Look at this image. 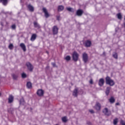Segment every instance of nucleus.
<instances>
[{
    "instance_id": "obj_1",
    "label": "nucleus",
    "mask_w": 125,
    "mask_h": 125,
    "mask_svg": "<svg viewBox=\"0 0 125 125\" xmlns=\"http://www.w3.org/2000/svg\"><path fill=\"white\" fill-rule=\"evenodd\" d=\"M105 82L106 84H109L110 86H113L115 85V82L114 80L111 79V78L109 76H107L105 78Z\"/></svg>"
},
{
    "instance_id": "obj_2",
    "label": "nucleus",
    "mask_w": 125,
    "mask_h": 125,
    "mask_svg": "<svg viewBox=\"0 0 125 125\" xmlns=\"http://www.w3.org/2000/svg\"><path fill=\"white\" fill-rule=\"evenodd\" d=\"M72 57L74 61L77 62L79 59V54L77 52H74L72 55Z\"/></svg>"
},
{
    "instance_id": "obj_3",
    "label": "nucleus",
    "mask_w": 125,
    "mask_h": 125,
    "mask_svg": "<svg viewBox=\"0 0 125 125\" xmlns=\"http://www.w3.org/2000/svg\"><path fill=\"white\" fill-rule=\"evenodd\" d=\"M37 94L38 96L42 97V96H43V94H44V91L42 89H39L37 91Z\"/></svg>"
},
{
    "instance_id": "obj_4",
    "label": "nucleus",
    "mask_w": 125,
    "mask_h": 125,
    "mask_svg": "<svg viewBox=\"0 0 125 125\" xmlns=\"http://www.w3.org/2000/svg\"><path fill=\"white\" fill-rule=\"evenodd\" d=\"M83 59L84 63H86L87 61H88V56H87V54L84 53L83 55Z\"/></svg>"
},
{
    "instance_id": "obj_5",
    "label": "nucleus",
    "mask_w": 125,
    "mask_h": 125,
    "mask_svg": "<svg viewBox=\"0 0 125 125\" xmlns=\"http://www.w3.org/2000/svg\"><path fill=\"white\" fill-rule=\"evenodd\" d=\"M26 65L27 67V69H28V70L30 71V72H32V71H33V69H34L33 65H32V64H31V63H30L29 62H27L26 63Z\"/></svg>"
},
{
    "instance_id": "obj_6",
    "label": "nucleus",
    "mask_w": 125,
    "mask_h": 125,
    "mask_svg": "<svg viewBox=\"0 0 125 125\" xmlns=\"http://www.w3.org/2000/svg\"><path fill=\"white\" fill-rule=\"evenodd\" d=\"M42 11H43V12H44V13L45 17L46 18H48V17H49V16H50V15L48 13V12H47V10H46V8H43Z\"/></svg>"
},
{
    "instance_id": "obj_7",
    "label": "nucleus",
    "mask_w": 125,
    "mask_h": 125,
    "mask_svg": "<svg viewBox=\"0 0 125 125\" xmlns=\"http://www.w3.org/2000/svg\"><path fill=\"white\" fill-rule=\"evenodd\" d=\"M58 27L57 26H54L53 27V35H57L58 34Z\"/></svg>"
},
{
    "instance_id": "obj_8",
    "label": "nucleus",
    "mask_w": 125,
    "mask_h": 125,
    "mask_svg": "<svg viewBox=\"0 0 125 125\" xmlns=\"http://www.w3.org/2000/svg\"><path fill=\"white\" fill-rule=\"evenodd\" d=\"M14 100V97L12 95H10L8 99V103L9 104L12 103Z\"/></svg>"
},
{
    "instance_id": "obj_9",
    "label": "nucleus",
    "mask_w": 125,
    "mask_h": 125,
    "mask_svg": "<svg viewBox=\"0 0 125 125\" xmlns=\"http://www.w3.org/2000/svg\"><path fill=\"white\" fill-rule=\"evenodd\" d=\"M84 44L86 47H90L91 45V41L87 40L85 42Z\"/></svg>"
},
{
    "instance_id": "obj_10",
    "label": "nucleus",
    "mask_w": 125,
    "mask_h": 125,
    "mask_svg": "<svg viewBox=\"0 0 125 125\" xmlns=\"http://www.w3.org/2000/svg\"><path fill=\"white\" fill-rule=\"evenodd\" d=\"M104 83H105L104 79L103 78L100 79L99 81V85H100V86H103Z\"/></svg>"
},
{
    "instance_id": "obj_11",
    "label": "nucleus",
    "mask_w": 125,
    "mask_h": 125,
    "mask_svg": "<svg viewBox=\"0 0 125 125\" xmlns=\"http://www.w3.org/2000/svg\"><path fill=\"white\" fill-rule=\"evenodd\" d=\"M103 112L104 115H106V116H109L110 115V111L108 110V108H105L103 110Z\"/></svg>"
},
{
    "instance_id": "obj_12",
    "label": "nucleus",
    "mask_w": 125,
    "mask_h": 125,
    "mask_svg": "<svg viewBox=\"0 0 125 125\" xmlns=\"http://www.w3.org/2000/svg\"><path fill=\"white\" fill-rule=\"evenodd\" d=\"M83 13V11L81 9H79L77 11L76 15H77V16H82Z\"/></svg>"
},
{
    "instance_id": "obj_13",
    "label": "nucleus",
    "mask_w": 125,
    "mask_h": 125,
    "mask_svg": "<svg viewBox=\"0 0 125 125\" xmlns=\"http://www.w3.org/2000/svg\"><path fill=\"white\" fill-rule=\"evenodd\" d=\"M27 7H28L29 11H30L31 12H34L35 9L34 8V7L33 6H32V5H31V4L28 5Z\"/></svg>"
},
{
    "instance_id": "obj_14",
    "label": "nucleus",
    "mask_w": 125,
    "mask_h": 125,
    "mask_svg": "<svg viewBox=\"0 0 125 125\" xmlns=\"http://www.w3.org/2000/svg\"><path fill=\"white\" fill-rule=\"evenodd\" d=\"M95 109L97 111H99L100 109H101V105L99 104V103H97L95 105Z\"/></svg>"
},
{
    "instance_id": "obj_15",
    "label": "nucleus",
    "mask_w": 125,
    "mask_h": 125,
    "mask_svg": "<svg viewBox=\"0 0 125 125\" xmlns=\"http://www.w3.org/2000/svg\"><path fill=\"white\" fill-rule=\"evenodd\" d=\"M36 39H37V34H33L32 36L30 38V41L31 42H34V41H35V40H36Z\"/></svg>"
},
{
    "instance_id": "obj_16",
    "label": "nucleus",
    "mask_w": 125,
    "mask_h": 125,
    "mask_svg": "<svg viewBox=\"0 0 125 125\" xmlns=\"http://www.w3.org/2000/svg\"><path fill=\"white\" fill-rule=\"evenodd\" d=\"M20 46H21V47L22 48L23 51H26V45H25V44H24V43H21Z\"/></svg>"
},
{
    "instance_id": "obj_17",
    "label": "nucleus",
    "mask_w": 125,
    "mask_h": 125,
    "mask_svg": "<svg viewBox=\"0 0 125 125\" xmlns=\"http://www.w3.org/2000/svg\"><path fill=\"white\" fill-rule=\"evenodd\" d=\"M35 28H37V29H40L41 28V26L37 22L35 21L33 23Z\"/></svg>"
},
{
    "instance_id": "obj_18",
    "label": "nucleus",
    "mask_w": 125,
    "mask_h": 125,
    "mask_svg": "<svg viewBox=\"0 0 125 125\" xmlns=\"http://www.w3.org/2000/svg\"><path fill=\"white\" fill-rule=\"evenodd\" d=\"M110 90H111V87H107L105 90V94L107 96L109 95V94L110 93Z\"/></svg>"
},
{
    "instance_id": "obj_19",
    "label": "nucleus",
    "mask_w": 125,
    "mask_h": 125,
    "mask_svg": "<svg viewBox=\"0 0 125 125\" xmlns=\"http://www.w3.org/2000/svg\"><path fill=\"white\" fill-rule=\"evenodd\" d=\"M115 100H115V98L113 97H111L109 99V101L111 104H113V103H115Z\"/></svg>"
},
{
    "instance_id": "obj_20",
    "label": "nucleus",
    "mask_w": 125,
    "mask_h": 125,
    "mask_svg": "<svg viewBox=\"0 0 125 125\" xmlns=\"http://www.w3.org/2000/svg\"><path fill=\"white\" fill-rule=\"evenodd\" d=\"M73 95L74 96H75V97H77V96H78V89H75L73 93Z\"/></svg>"
},
{
    "instance_id": "obj_21",
    "label": "nucleus",
    "mask_w": 125,
    "mask_h": 125,
    "mask_svg": "<svg viewBox=\"0 0 125 125\" xmlns=\"http://www.w3.org/2000/svg\"><path fill=\"white\" fill-rule=\"evenodd\" d=\"M0 2H2L3 5H6L7 2H8V0H0Z\"/></svg>"
},
{
    "instance_id": "obj_22",
    "label": "nucleus",
    "mask_w": 125,
    "mask_h": 125,
    "mask_svg": "<svg viewBox=\"0 0 125 125\" xmlns=\"http://www.w3.org/2000/svg\"><path fill=\"white\" fill-rule=\"evenodd\" d=\"M64 10V6L62 5H60L58 6V11H62V10Z\"/></svg>"
},
{
    "instance_id": "obj_23",
    "label": "nucleus",
    "mask_w": 125,
    "mask_h": 125,
    "mask_svg": "<svg viewBox=\"0 0 125 125\" xmlns=\"http://www.w3.org/2000/svg\"><path fill=\"white\" fill-rule=\"evenodd\" d=\"M27 88H32V83L30 82H27L26 84Z\"/></svg>"
},
{
    "instance_id": "obj_24",
    "label": "nucleus",
    "mask_w": 125,
    "mask_h": 125,
    "mask_svg": "<svg viewBox=\"0 0 125 125\" xmlns=\"http://www.w3.org/2000/svg\"><path fill=\"white\" fill-rule=\"evenodd\" d=\"M12 77H13V79L14 80H16L17 79H18V74H12Z\"/></svg>"
},
{
    "instance_id": "obj_25",
    "label": "nucleus",
    "mask_w": 125,
    "mask_h": 125,
    "mask_svg": "<svg viewBox=\"0 0 125 125\" xmlns=\"http://www.w3.org/2000/svg\"><path fill=\"white\" fill-rule=\"evenodd\" d=\"M119 122V119L118 118H115L113 120V125H116L118 124Z\"/></svg>"
},
{
    "instance_id": "obj_26",
    "label": "nucleus",
    "mask_w": 125,
    "mask_h": 125,
    "mask_svg": "<svg viewBox=\"0 0 125 125\" xmlns=\"http://www.w3.org/2000/svg\"><path fill=\"white\" fill-rule=\"evenodd\" d=\"M117 18H118L120 20H122V18L123 17L122 16V14L121 13H118L117 14Z\"/></svg>"
},
{
    "instance_id": "obj_27",
    "label": "nucleus",
    "mask_w": 125,
    "mask_h": 125,
    "mask_svg": "<svg viewBox=\"0 0 125 125\" xmlns=\"http://www.w3.org/2000/svg\"><path fill=\"white\" fill-rule=\"evenodd\" d=\"M20 104H21V105H24V104L25 103V101H24V99L23 98H21L20 101Z\"/></svg>"
},
{
    "instance_id": "obj_28",
    "label": "nucleus",
    "mask_w": 125,
    "mask_h": 125,
    "mask_svg": "<svg viewBox=\"0 0 125 125\" xmlns=\"http://www.w3.org/2000/svg\"><path fill=\"white\" fill-rule=\"evenodd\" d=\"M62 121L63 123H66L68 120L67 119V117L65 116L62 118Z\"/></svg>"
},
{
    "instance_id": "obj_29",
    "label": "nucleus",
    "mask_w": 125,
    "mask_h": 125,
    "mask_svg": "<svg viewBox=\"0 0 125 125\" xmlns=\"http://www.w3.org/2000/svg\"><path fill=\"white\" fill-rule=\"evenodd\" d=\"M66 9L68 10V11H70V12H74V9L71 7L67 8Z\"/></svg>"
},
{
    "instance_id": "obj_30",
    "label": "nucleus",
    "mask_w": 125,
    "mask_h": 125,
    "mask_svg": "<svg viewBox=\"0 0 125 125\" xmlns=\"http://www.w3.org/2000/svg\"><path fill=\"white\" fill-rule=\"evenodd\" d=\"M113 57L114 58H115V59H118V54L117 53H114L113 54Z\"/></svg>"
},
{
    "instance_id": "obj_31",
    "label": "nucleus",
    "mask_w": 125,
    "mask_h": 125,
    "mask_svg": "<svg viewBox=\"0 0 125 125\" xmlns=\"http://www.w3.org/2000/svg\"><path fill=\"white\" fill-rule=\"evenodd\" d=\"M65 60H66L67 61H69L70 60H71V57H70L69 56H67L65 58Z\"/></svg>"
},
{
    "instance_id": "obj_32",
    "label": "nucleus",
    "mask_w": 125,
    "mask_h": 125,
    "mask_svg": "<svg viewBox=\"0 0 125 125\" xmlns=\"http://www.w3.org/2000/svg\"><path fill=\"white\" fill-rule=\"evenodd\" d=\"M21 77L23 79H25V78H27V75H26V74H25V73H23L21 74Z\"/></svg>"
},
{
    "instance_id": "obj_33",
    "label": "nucleus",
    "mask_w": 125,
    "mask_h": 125,
    "mask_svg": "<svg viewBox=\"0 0 125 125\" xmlns=\"http://www.w3.org/2000/svg\"><path fill=\"white\" fill-rule=\"evenodd\" d=\"M9 49L12 50L13 49V44H10L9 45Z\"/></svg>"
},
{
    "instance_id": "obj_34",
    "label": "nucleus",
    "mask_w": 125,
    "mask_h": 125,
    "mask_svg": "<svg viewBox=\"0 0 125 125\" xmlns=\"http://www.w3.org/2000/svg\"><path fill=\"white\" fill-rule=\"evenodd\" d=\"M11 28L13 30H15V29H16V25L15 24H13L12 26H11Z\"/></svg>"
},
{
    "instance_id": "obj_35",
    "label": "nucleus",
    "mask_w": 125,
    "mask_h": 125,
    "mask_svg": "<svg viewBox=\"0 0 125 125\" xmlns=\"http://www.w3.org/2000/svg\"><path fill=\"white\" fill-rule=\"evenodd\" d=\"M120 124L122 125H125V122L123 120H121L120 122Z\"/></svg>"
},
{
    "instance_id": "obj_36",
    "label": "nucleus",
    "mask_w": 125,
    "mask_h": 125,
    "mask_svg": "<svg viewBox=\"0 0 125 125\" xmlns=\"http://www.w3.org/2000/svg\"><path fill=\"white\" fill-rule=\"evenodd\" d=\"M52 65L53 67H56V64L54 62H52Z\"/></svg>"
},
{
    "instance_id": "obj_37",
    "label": "nucleus",
    "mask_w": 125,
    "mask_h": 125,
    "mask_svg": "<svg viewBox=\"0 0 125 125\" xmlns=\"http://www.w3.org/2000/svg\"><path fill=\"white\" fill-rule=\"evenodd\" d=\"M89 112L91 113V114H93V113H94V111H93V110L91 109L89 110Z\"/></svg>"
},
{
    "instance_id": "obj_38",
    "label": "nucleus",
    "mask_w": 125,
    "mask_h": 125,
    "mask_svg": "<svg viewBox=\"0 0 125 125\" xmlns=\"http://www.w3.org/2000/svg\"><path fill=\"white\" fill-rule=\"evenodd\" d=\"M89 83L91 84H92V83H93V81L91 79L89 81Z\"/></svg>"
},
{
    "instance_id": "obj_39",
    "label": "nucleus",
    "mask_w": 125,
    "mask_h": 125,
    "mask_svg": "<svg viewBox=\"0 0 125 125\" xmlns=\"http://www.w3.org/2000/svg\"><path fill=\"white\" fill-rule=\"evenodd\" d=\"M57 20H60V16H57Z\"/></svg>"
},
{
    "instance_id": "obj_40",
    "label": "nucleus",
    "mask_w": 125,
    "mask_h": 125,
    "mask_svg": "<svg viewBox=\"0 0 125 125\" xmlns=\"http://www.w3.org/2000/svg\"><path fill=\"white\" fill-rule=\"evenodd\" d=\"M116 105H120V103H117L116 104Z\"/></svg>"
},
{
    "instance_id": "obj_41",
    "label": "nucleus",
    "mask_w": 125,
    "mask_h": 125,
    "mask_svg": "<svg viewBox=\"0 0 125 125\" xmlns=\"http://www.w3.org/2000/svg\"><path fill=\"white\" fill-rule=\"evenodd\" d=\"M1 26H3V22H1Z\"/></svg>"
},
{
    "instance_id": "obj_42",
    "label": "nucleus",
    "mask_w": 125,
    "mask_h": 125,
    "mask_svg": "<svg viewBox=\"0 0 125 125\" xmlns=\"http://www.w3.org/2000/svg\"><path fill=\"white\" fill-rule=\"evenodd\" d=\"M124 26L125 27V22L124 23Z\"/></svg>"
},
{
    "instance_id": "obj_43",
    "label": "nucleus",
    "mask_w": 125,
    "mask_h": 125,
    "mask_svg": "<svg viewBox=\"0 0 125 125\" xmlns=\"http://www.w3.org/2000/svg\"><path fill=\"white\" fill-rule=\"evenodd\" d=\"M1 95V94L0 93V96Z\"/></svg>"
},
{
    "instance_id": "obj_44",
    "label": "nucleus",
    "mask_w": 125,
    "mask_h": 125,
    "mask_svg": "<svg viewBox=\"0 0 125 125\" xmlns=\"http://www.w3.org/2000/svg\"><path fill=\"white\" fill-rule=\"evenodd\" d=\"M21 2H22V0H21Z\"/></svg>"
}]
</instances>
